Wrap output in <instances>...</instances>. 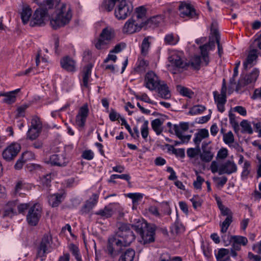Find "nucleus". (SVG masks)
<instances>
[{
  "instance_id": "nucleus-27",
  "label": "nucleus",
  "mask_w": 261,
  "mask_h": 261,
  "mask_svg": "<svg viewBox=\"0 0 261 261\" xmlns=\"http://www.w3.org/2000/svg\"><path fill=\"white\" fill-rule=\"evenodd\" d=\"M16 204L17 203L15 201L9 202L5 208L3 217L11 218L16 214V211L15 210Z\"/></svg>"
},
{
  "instance_id": "nucleus-28",
  "label": "nucleus",
  "mask_w": 261,
  "mask_h": 261,
  "mask_svg": "<svg viewBox=\"0 0 261 261\" xmlns=\"http://www.w3.org/2000/svg\"><path fill=\"white\" fill-rule=\"evenodd\" d=\"M160 96L164 99H168L171 97L170 92L167 84L162 81L157 87Z\"/></svg>"
},
{
  "instance_id": "nucleus-50",
  "label": "nucleus",
  "mask_w": 261,
  "mask_h": 261,
  "mask_svg": "<svg viewBox=\"0 0 261 261\" xmlns=\"http://www.w3.org/2000/svg\"><path fill=\"white\" fill-rule=\"evenodd\" d=\"M150 47V42L148 41V37H145L142 41L141 44V54L146 55Z\"/></svg>"
},
{
  "instance_id": "nucleus-29",
  "label": "nucleus",
  "mask_w": 261,
  "mask_h": 261,
  "mask_svg": "<svg viewBox=\"0 0 261 261\" xmlns=\"http://www.w3.org/2000/svg\"><path fill=\"white\" fill-rule=\"evenodd\" d=\"M64 199V194L56 193L48 197V202L52 207L58 206Z\"/></svg>"
},
{
  "instance_id": "nucleus-25",
  "label": "nucleus",
  "mask_w": 261,
  "mask_h": 261,
  "mask_svg": "<svg viewBox=\"0 0 261 261\" xmlns=\"http://www.w3.org/2000/svg\"><path fill=\"white\" fill-rule=\"evenodd\" d=\"M92 67L93 66L91 64H88L84 68L83 70V80L82 86H84L86 88L88 87V83L91 75V70Z\"/></svg>"
},
{
  "instance_id": "nucleus-51",
  "label": "nucleus",
  "mask_w": 261,
  "mask_h": 261,
  "mask_svg": "<svg viewBox=\"0 0 261 261\" xmlns=\"http://www.w3.org/2000/svg\"><path fill=\"white\" fill-rule=\"evenodd\" d=\"M223 140L225 143L228 145L233 143L234 139L232 132L229 131L228 133L224 134L223 135Z\"/></svg>"
},
{
  "instance_id": "nucleus-20",
  "label": "nucleus",
  "mask_w": 261,
  "mask_h": 261,
  "mask_svg": "<svg viewBox=\"0 0 261 261\" xmlns=\"http://www.w3.org/2000/svg\"><path fill=\"white\" fill-rule=\"evenodd\" d=\"M259 74V71L257 69H253L250 74L246 75L243 79L239 81L238 86L241 87L255 82Z\"/></svg>"
},
{
  "instance_id": "nucleus-56",
  "label": "nucleus",
  "mask_w": 261,
  "mask_h": 261,
  "mask_svg": "<svg viewBox=\"0 0 261 261\" xmlns=\"http://www.w3.org/2000/svg\"><path fill=\"white\" fill-rule=\"evenodd\" d=\"M136 13L138 19H143L146 14V9L143 6H140L136 9Z\"/></svg>"
},
{
  "instance_id": "nucleus-5",
  "label": "nucleus",
  "mask_w": 261,
  "mask_h": 261,
  "mask_svg": "<svg viewBox=\"0 0 261 261\" xmlns=\"http://www.w3.org/2000/svg\"><path fill=\"white\" fill-rule=\"evenodd\" d=\"M115 37L114 29L110 27H107L102 29L98 39L95 43V47L99 50L108 48Z\"/></svg>"
},
{
  "instance_id": "nucleus-59",
  "label": "nucleus",
  "mask_w": 261,
  "mask_h": 261,
  "mask_svg": "<svg viewBox=\"0 0 261 261\" xmlns=\"http://www.w3.org/2000/svg\"><path fill=\"white\" fill-rule=\"evenodd\" d=\"M204 181V180L203 177L199 175H197L196 179L193 182L194 188L197 189H201L202 184Z\"/></svg>"
},
{
  "instance_id": "nucleus-41",
  "label": "nucleus",
  "mask_w": 261,
  "mask_h": 261,
  "mask_svg": "<svg viewBox=\"0 0 261 261\" xmlns=\"http://www.w3.org/2000/svg\"><path fill=\"white\" fill-rule=\"evenodd\" d=\"M230 241L243 246H245L248 243V240L247 238L240 236H231Z\"/></svg>"
},
{
  "instance_id": "nucleus-22",
  "label": "nucleus",
  "mask_w": 261,
  "mask_h": 261,
  "mask_svg": "<svg viewBox=\"0 0 261 261\" xmlns=\"http://www.w3.org/2000/svg\"><path fill=\"white\" fill-rule=\"evenodd\" d=\"M213 95L218 110L220 112L223 113L225 111L224 105L226 102V97L219 95V93L216 91L213 92Z\"/></svg>"
},
{
  "instance_id": "nucleus-11",
  "label": "nucleus",
  "mask_w": 261,
  "mask_h": 261,
  "mask_svg": "<svg viewBox=\"0 0 261 261\" xmlns=\"http://www.w3.org/2000/svg\"><path fill=\"white\" fill-rule=\"evenodd\" d=\"M179 16L182 18H193L197 16L194 6L188 2H181L178 6Z\"/></svg>"
},
{
  "instance_id": "nucleus-21",
  "label": "nucleus",
  "mask_w": 261,
  "mask_h": 261,
  "mask_svg": "<svg viewBox=\"0 0 261 261\" xmlns=\"http://www.w3.org/2000/svg\"><path fill=\"white\" fill-rule=\"evenodd\" d=\"M60 63L61 67L68 72H74L76 70V62L69 56L63 58Z\"/></svg>"
},
{
  "instance_id": "nucleus-31",
  "label": "nucleus",
  "mask_w": 261,
  "mask_h": 261,
  "mask_svg": "<svg viewBox=\"0 0 261 261\" xmlns=\"http://www.w3.org/2000/svg\"><path fill=\"white\" fill-rule=\"evenodd\" d=\"M126 196L132 200L133 208H136L137 206L140 202L143 197V194L139 193H127Z\"/></svg>"
},
{
  "instance_id": "nucleus-23",
  "label": "nucleus",
  "mask_w": 261,
  "mask_h": 261,
  "mask_svg": "<svg viewBox=\"0 0 261 261\" xmlns=\"http://www.w3.org/2000/svg\"><path fill=\"white\" fill-rule=\"evenodd\" d=\"M257 58V50L256 49L250 50L246 61L243 63L244 69H247L248 67L252 66L254 65L253 62L256 61Z\"/></svg>"
},
{
  "instance_id": "nucleus-1",
  "label": "nucleus",
  "mask_w": 261,
  "mask_h": 261,
  "mask_svg": "<svg viewBox=\"0 0 261 261\" xmlns=\"http://www.w3.org/2000/svg\"><path fill=\"white\" fill-rule=\"evenodd\" d=\"M116 227V233L109 239L107 247V252L112 257L118 255L123 248L129 246L135 239L127 224L119 222Z\"/></svg>"
},
{
  "instance_id": "nucleus-45",
  "label": "nucleus",
  "mask_w": 261,
  "mask_h": 261,
  "mask_svg": "<svg viewBox=\"0 0 261 261\" xmlns=\"http://www.w3.org/2000/svg\"><path fill=\"white\" fill-rule=\"evenodd\" d=\"M201 152L199 146H196L195 148H189L187 149V156L190 158H194L198 155Z\"/></svg>"
},
{
  "instance_id": "nucleus-12",
  "label": "nucleus",
  "mask_w": 261,
  "mask_h": 261,
  "mask_svg": "<svg viewBox=\"0 0 261 261\" xmlns=\"http://www.w3.org/2000/svg\"><path fill=\"white\" fill-rule=\"evenodd\" d=\"M21 146L18 143H12L8 146L3 151L2 156L6 161L13 160L20 151Z\"/></svg>"
},
{
  "instance_id": "nucleus-3",
  "label": "nucleus",
  "mask_w": 261,
  "mask_h": 261,
  "mask_svg": "<svg viewBox=\"0 0 261 261\" xmlns=\"http://www.w3.org/2000/svg\"><path fill=\"white\" fill-rule=\"evenodd\" d=\"M34 2L41 7L36 9L34 13L31 25L33 27L35 25H41L44 23L47 17L50 18L51 10L55 5L54 0H33Z\"/></svg>"
},
{
  "instance_id": "nucleus-34",
  "label": "nucleus",
  "mask_w": 261,
  "mask_h": 261,
  "mask_svg": "<svg viewBox=\"0 0 261 261\" xmlns=\"http://www.w3.org/2000/svg\"><path fill=\"white\" fill-rule=\"evenodd\" d=\"M114 211L111 204L105 207L103 209L100 210L95 214L97 215H99L102 217L108 218L111 217L113 214Z\"/></svg>"
},
{
  "instance_id": "nucleus-58",
  "label": "nucleus",
  "mask_w": 261,
  "mask_h": 261,
  "mask_svg": "<svg viewBox=\"0 0 261 261\" xmlns=\"http://www.w3.org/2000/svg\"><path fill=\"white\" fill-rule=\"evenodd\" d=\"M117 178L122 179L129 182L130 179V176L128 174L111 175V180H114Z\"/></svg>"
},
{
  "instance_id": "nucleus-18",
  "label": "nucleus",
  "mask_w": 261,
  "mask_h": 261,
  "mask_svg": "<svg viewBox=\"0 0 261 261\" xmlns=\"http://www.w3.org/2000/svg\"><path fill=\"white\" fill-rule=\"evenodd\" d=\"M143 27V23L139 24L133 18H129L125 23L122 28V32L126 34H132L140 31Z\"/></svg>"
},
{
  "instance_id": "nucleus-39",
  "label": "nucleus",
  "mask_w": 261,
  "mask_h": 261,
  "mask_svg": "<svg viewBox=\"0 0 261 261\" xmlns=\"http://www.w3.org/2000/svg\"><path fill=\"white\" fill-rule=\"evenodd\" d=\"M232 222V216H227L225 220L222 223H220V225L221 227V232L224 233L227 232V229L230 226V224Z\"/></svg>"
},
{
  "instance_id": "nucleus-37",
  "label": "nucleus",
  "mask_w": 261,
  "mask_h": 261,
  "mask_svg": "<svg viewBox=\"0 0 261 261\" xmlns=\"http://www.w3.org/2000/svg\"><path fill=\"white\" fill-rule=\"evenodd\" d=\"M229 253V250L228 249L221 248L218 250L216 257L218 261H227L229 259L228 256Z\"/></svg>"
},
{
  "instance_id": "nucleus-36",
  "label": "nucleus",
  "mask_w": 261,
  "mask_h": 261,
  "mask_svg": "<svg viewBox=\"0 0 261 261\" xmlns=\"http://www.w3.org/2000/svg\"><path fill=\"white\" fill-rule=\"evenodd\" d=\"M32 14L31 9L28 6H25L23 8L21 13V18L24 24L28 23Z\"/></svg>"
},
{
  "instance_id": "nucleus-47",
  "label": "nucleus",
  "mask_w": 261,
  "mask_h": 261,
  "mask_svg": "<svg viewBox=\"0 0 261 261\" xmlns=\"http://www.w3.org/2000/svg\"><path fill=\"white\" fill-rule=\"evenodd\" d=\"M240 125L243 128L242 132L243 133L252 134L253 133V129L251 125L247 120H243L240 124Z\"/></svg>"
},
{
  "instance_id": "nucleus-32",
  "label": "nucleus",
  "mask_w": 261,
  "mask_h": 261,
  "mask_svg": "<svg viewBox=\"0 0 261 261\" xmlns=\"http://www.w3.org/2000/svg\"><path fill=\"white\" fill-rule=\"evenodd\" d=\"M179 38L177 35L169 33L165 36L164 41L166 45H175L179 42Z\"/></svg>"
},
{
  "instance_id": "nucleus-24",
  "label": "nucleus",
  "mask_w": 261,
  "mask_h": 261,
  "mask_svg": "<svg viewBox=\"0 0 261 261\" xmlns=\"http://www.w3.org/2000/svg\"><path fill=\"white\" fill-rule=\"evenodd\" d=\"M208 136L209 133L207 129L205 128L200 129L194 134L193 142L196 146H199L201 141Z\"/></svg>"
},
{
  "instance_id": "nucleus-7",
  "label": "nucleus",
  "mask_w": 261,
  "mask_h": 261,
  "mask_svg": "<svg viewBox=\"0 0 261 261\" xmlns=\"http://www.w3.org/2000/svg\"><path fill=\"white\" fill-rule=\"evenodd\" d=\"M133 6L126 0L118 1L115 10V16L119 20L126 19L132 13Z\"/></svg>"
},
{
  "instance_id": "nucleus-55",
  "label": "nucleus",
  "mask_w": 261,
  "mask_h": 261,
  "mask_svg": "<svg viewBox=\"0 0 261 261\" xmlns=\"http://www.w3.org/2000/svg\"><path fill=\"white\" fill-rule=\"evenodd\" d=\"M179 93L183 96L191 98L193 95V92L187 88L180 87L178 88Z\"/></svg>"
},
{
  "instance_id": "nucleus-40",
  "label": "nucleus",
  "mask_w": 261,
  "mask_h": 261,
  "mask_svg": "<svg viewBox=\"0 0 261 261\" xmlns=\"http://www.w3.org/2000/svg\"><path fill=\"white\" fill-rule=\"evenodd\" d=\"M206 110V108L202 105H195L192 107L189 114L191 115H199L202 113Z\"/></svg>"
},
{
  "instance_id": "nucleus-49",
  "label": "nucleus",
  "mask_w": 261,
  "mask_h": 261,
  "mask_svg": "<svg viewBox=\"0 0 261 261\" xmlns=\"http://www.w3.org/2000/svg\"><path fill=\"white\" fill-rule=\"evenodd\" d=\"M190 201L192 203L193 208L195 210L200 207L202 203V200L198 195L193 196V197L190 199Z\"/></svg>"
},
{
  "instance_id": "nucleus-61",
  "label": "nucleus",
  "mask_w": 261,
  "mask_h": 261,
  "mask_svg": "<svg viewBox=\"0 0 261 261\" xmlns=\"http://www.w3.org/2000/svg\"><path fill=\"white\" fill-rule=\"evenodd\" d=\"M125 44L124 43H120L116 44L113 49L111 50V53L117 54L122 51L123 49L125 47Z\"/></svg>"
},
{
  "instance_id": "nucleus-62",
  "label": "nucleus",
  "mask_w": 261,
  "mask_h": 261,
  "mask_svg": "<svg viewBox=\"0 0 261 261\" xmlns=\"http://www.w3.org/2000/svg\"><path fill=\"white\" fill-rule=\"evenodd\" d=\"M82 156L84 159L87 160H91L94 158V153L91 150H85L82 155Z\"/></svg>"
},
{
  "instance_id": "nucleus-38",
  "label": "nucleus",
  "mask_w": 261,
  "mask_h": 261,
  "mask_svg": "<svg viewBox=\"0 0 261 261\" xmlns=\"http://www.w3.org/2000/svg\"><path fill=\"white\" fill-rule=\"evenodd\" d=\"M135 255V251L128 249L120 256L118 261H133Z\"/></svg>"
},
{
  "instance_id": "nucleus-30",
  "label": "nucleus",
  "mask_w": 261,
  "mask_h": 261,
  "mask_svg": "<svg viewBox=\"0 0 261 261\" xmlns=\"http://www.w3.org/2000/svg\"><path fill=\"white\" fill-rule=\"evenodd\" d=\"M211 34L215 37V40L218 46V52L219 56L221 57L223 54V48L220 45V37L217 29L215 27L214 23H212L211 27Z\"/></svg>"
},
{
  "instance_id": "nucleus-44",
  "label": "nucleus",
  "mask_w": 261,
  "mask_h": 261,
  "mask_svg": "<svg viewBox=\"0 0 261 261\" xmlns=\"http://www.w3.org/2000/svg\"><path fill=\"white\" fill-rule=\"evenodd\" d=\"M184 230L183 225L179 222H175L171 227V232L173 234H176Z\"/></svg>"
},
{
  "instance_id": "nucleus-10",
  "label": "nucleus",
  "mask_w": 261,
  "mask_h": 261,
  "mask_svg": "<svg viewBox=\"0 0 261 261\" xmlns=\"http://www.w3.org/2000/svg\"><path fill=\"white\" fill-rule=\"evenodd\" d=\"M42 207L38 203L31 206L27 215V221L31 226H36L42 215Z\"/></svg>"
},
{
  "instance_id": "nucleus-46",
  "label": "nucleus",
  "mask_w": 261,
  "mask_h": 261,
  "mask_svg": "<svg viewBox=\"0 0 261 261\" xmlns=\"http://www.w3.org/2000/svg\"><path fill=\"white\" fill-rule=\"evenodd\" d=\"M250 162L247 160H245L242 166V177L246 178L248 176L250 173Z\"/></svg>"
},
{
  "instance_id": "nucleus-63",
  "label": "nucleus",
  "mask_w": 261,
  "mask_h": 261,
  "mask_svg": "<svg viewBox=\"0 0 261 261\" xmlns=\"http://www.w3.org/2000/svg\"><path fill=\"white\" fill-rule=\"evenodd\" d=\"M148 65V63L146 61L144 60H141L136 68L137 71L139 72H143L145 70V67Z\"/></svg>"
},
{
  "instance_id": "nucleus-14",
  "label": "nucleus",
  "mask_w": 261,
  "mask_h": 261,
  "mask_svg": "<svg viewBox=\"0 0 261 261\" xmlns=\"http://www.w3.org/2000/svg\"><path fill=\"white\" fill-rule=\"evenodd\" d=\"M174 133L182 142H188L191 138V135H184V133L189 128L188 122H180L179 124H174Z\"/></svg>"
},
{
  "instance_id": "nucleus-35",
  "label": "nucleus",
  "mask_w": 261,
  "mask_h": 261,
  "mask_svg": "<svg viewBox=\"0 0 261 261\" xmlns=\"http://www.w3.org/2000/svg\"><path fill=\"white\" fill-rule=\"evenodd\" d=\"M202 152L200 153V158L202 161L206 163L210 162L214 157V153L210 149H205L202 146Z\"/></svg>"
},
{
  "instance_id": "nucleus-53",
  "label": "nucleus",
  "mask_w": 261,
  "mask_h": 261,
  "mask_svg": "<svg viewBox=\"0 0 261 261\" xmlns=\"http://www.w3.org/2000/svg\"><path fill=\"white\" fill-rule=\"evenodd\" d=\"M69 249L72 254L75 257L77 261H82L81 257L79 254V249L78 247L74 244H70Z\"/></svg>"
},
{
  "instance_id": "nucleus-57",
  "label": "nucleus",
  "mask_w": 261,
  "mask_h": 261,
  "mask_svg": "<svg viewBox=\"0 0 261 261\" xmlns=\"http://www.w3.org/2000/svg\"><path fill=\"white\" fill-rule=\"evenodd\" d=\"M159 261H181L180 257H174L172 259L167 254H163L161 255Z\"/></svg>"
},
{
  "instance_id": "nucleus-26",
  "label": "nucleus",
  "mask_w": 261,
  "mask_h": 261,
  "mask_svg": "<svg viewBox=\"0 0 261 261\" xmlns=\"http://www.w3.org/2000/svg\"><path fill=\"white\" fill-rule=\"evenodd\" d=\"M16 204L17 203L15 201L9 202L5 208L3 217L11 218L16 214V211L15 210Z\"/></svg>"
},
{
  "instance_id": "nucleus-33",
  "label": "nucleus",
  "mask_w": 261,
  "mask_h": 261,
  "mask_svg": "<svg viewBox=\"0 0 261 261\" xmlns=\"http://www.w3.org/2000/svg\"><path fill=\"white\" fill-rule=\"evenodd\" d=\"M201 64H203L206 66L203 61V62H202L201 58L200 56H195L191 59L188 63H187V67L191 66L194 69L199 70Z\"/></svg>"
},
{
  "instance_id": "nucleus-17",
  "label": "nucleus",
  "mask_w": 261,
  "mask_h": 261,
  "mask_svg": "<svg viewBox=\"0 0 261 261\" xmlns=\"http://www.w3.org/2000/svg\"><path fill=\"white\" fill-rule=\"evenodd\" d=\"M69 162V159L65 154H53L49 158L45 159L47 164L53 166H65Z\"/></svg>"
},
{
  "instance_id": "nucleus-4",
  "label": "nucleus",
  "mask_w": 261,
  "mask_h": 261,
  "mask_svg": "<svg viewBox=\"0 0 261 261\" xmlns=\"http://www.w3.org/2000/svg\"><path fill=\"white\" fill-rule=\"evenodd\" d=\"M134 229L140 234L144 244L150 243L154 240L155 229L143 219L139 220L133 225Z\"/></svg>"
},
{
  "instance_id": "nucleus-42",
  "label": "nucleus",
  "mask_w": 261,
  "mask_h": 261,
  "mask_svg": "<svg viewBox=\"0 0 261 261\" xmlns=\"http://www.w3.org/2000/svg\"><path fill=\"white\" fill-rule=\"evenodd\" d=\"M162 123V121L159 118L155 119L151 122V127L158 135H160L162 132L161 128Z\"/></svg>"
},
{
  "instance_id": "nucleus-2",
  "label": "nucleus",
  "mask_w": 261,
  "mask_h": 261,
  "mask_svg": "<svg viewBox=\"0 0 261 261\" xmlns=\"http://www.w3.org/2000/svg\"><path fill=\"white\" fill-rule=\"evenodd\" d=\"M54 6H57L55 15H52L50 23L53 28L57 29L68 24L72 17L71 6L68 4L60 3L54 1Z\"/></svg>"
},
{
  "instance_id": "nucleus-43",
  "label": "nucleus",
  "mask_w": 261,
  "mask_h": 261,
  "mask_svg": "<svg viewBox=\"0 0 261 261\" xmlns=\"http://www.w3.org/2000/svg\"><path fill=\"white\" fill-rule=\"evenodd\" d=\"M116 2L118 3V0H104L101 7L108 11H111L113 9Z\"/></svg>"
},
{
  "instance_id": "nucleus-52",
  "label": "nucleus",
  "mask_w": 261,
  "mask_h": 261,
  "mask_svg": "<svg viewBox=\"0 0 261 261\" xmlns=\"http://www.w3.org/2000/svg\"><path fill=\"white\" fill-rule=\"evenodd\" d=\"M148 121L143 120V124L141 127V133L142 137L144 139H146L148 135Z\"/></svg>"
},
{
  "instance_id": "nucleus-19",
  "label": "nucleus",
  "mask_w": 261,
  "mask_h": 261,
  "mask_svg": "<svg viewBox=\"0 0 261 261\" xmlns=\"http://www.w3.org/2000/svg\"><path fill=\"white\" fill-rule=\"evenodd\" d=\"M211 34L212 37L210 38L209 42L200 47L202 58L205 65H207L210 61L207 50L213 49L215 46V38L211 33Z\"/></svg>"
},
{
  "instance_id": "nucleus-8",
  "label": "nucleus",
  "mask_w": 261,
  "mask_h": 261,
  "mask_svg": "<svg viewBox=\"0 0 261 261\" xmlns=\"http://www.w3.org/2000/svg\"><path fill=\"white\" fill-rule=\"evenodd\" d=\"M168 61L170 63L168 65V70L173 74L178 73L180 69L187 67V63L184 61L181 55L178 53H173L168 57Z\"/></svg>"
},
{
  "instance_id": "nucleus-6",
  "label": "nucleus",
  "mask_w": 261,
  "mask_h": 261,
  "mask_svg": "<svg viewBox=\"0 0 261 261\" xmlns=\"http://www.w3.org/2000/svg\"><path fill=\"white\" fill-rule=\"evenodd\" d=\"M213 173L218 172L219 175L224 174H231L237 172L238 167L233 161L228 160L218 164L216 161H213L210 166Z\"/></svg>"
},
{
  "instance_id": "nucleus-54",
  "label": "nucleus",
  "mask_w": 261,
  "mask_h": 261,
  "mask_svg": "<svg viewBox=\"0 0 261 261\" xmlns=\"http://www.w3.org/2000/svg\"><path fill=\"white\" fill-rule=\"evenodd\" d=\"M213 180L216 182L217 187H223L227 181V178L226 176L214 177Z\"/></svg>"
},
{
  "instance_id": "nucleus-48",
  "label": "nucleus",
  "mask_w": 261,
  "mask_h": 261,
  "mask_svg": "<svg viewBox=\"0 0 261 261\" xmlns=\"http://www.w3.org/2000/svg\"><path fill=\"white\" fill-rule=\"evenodd\" d=\"M16 101V96L13 94V92H7L4 98L3 99V102L8 105H11Z\"/></svg>"
},
{
  "instance_id": "nucleus-64",
  "label": "nucleus",
  "mask_w": 261,
  "mask_h": 261,
  "mask_svg": "<svg viewBox=\"0 0 261 261\" xmlns=\"http://www.w3.org/2000/svg\"><path fill=\"white\" fill-rule=\"evenodd\" d=\"M172 152L176 156L181 158H184L185 156V152L184 148H173Z\"/></svg>"
},
{
  "instance_id": "nucleus-9",
  "label": "nucleus",
  "mask_w": 261,
  "mask_h": 261,
  "mask_svg": "<svg viewBox=\"0 0 261 261\" xmlns=\"http://www.w3.org/2000/svg\"><path fill=\"white\" fill-rule=\"evenodd\" d=\"M42 122L37 116L32 117L31 125L27 133V138L30 140L36 139L40 135L42 129Z\"/></svg>"
},
{
  "instance_id": "nucleus-60",
  "label": "nucleus",
  "mask_w": 261,
  "mask_h": 261,
  "mask_svg": "<svg viewBox=\"0 0 261 261\" xmlns=\"http://www.w3.org/2000/svg\"><path fill=\"white\" fill-rule=\"evenodd\" d=\"M136 97L137 99L143 101L145 102L154 104L153 101L150 99L146 93H142L141 95H136Z\"/></svg>"
},
{
  "instance_id": "nucleus-13",
  "label": "nucleus",
  "mask_w": 261,
  "mask_h": 261,
  "mask_svg": "<svg viewBox=\"0 0 261 261\" xmlns=\"http://www.w3.org/2000/svg\"><path fill=\"white\" fill-rule=\"evenodd\" d=\"M162 82L154 72L150 71L145 75L144 85L149 90L153 91L157 88Z\"/></svg>"
},
{
  "instance_id": "nucleus-16",
  "label": "nucleus",
  "mask_w": 261,
  "mask_h": 261,
  "mask_svg": "<svg viewBox=\"0 0 261 261\" xmlns=\"http://www.w3.org/2000/svg\"><path fill=\"white\" fill-rule=\"evenodd\" d=\"M52 242V237L49 233L44 234L38 249L37 255L42 257L49 252V248Z\"/></svg>"
},
{
  "instance_id": "nucleus-15",
  "label": "nucleus",
  "mask_w": 261,
  "mask_h": 261,
  "mask_svg": "<svg viewBox=\"0 0 261 261\" xmlns=\"http://www.w3.org/2000/svg\"><path fill=\"white\" fill-rule=\"evenodd\" d=\"M89 112L87 104L84 105L80 108L75 120V125L79 129H81L85 126Z\"/></svg>"
}]
</instances>
